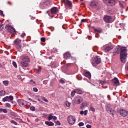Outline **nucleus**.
<instances>
[{"label": "nucleus", "instance_id": "53", "mask_svg": "<svg viewBox=\"0 0 128 128\" xmlns=\"http://www.w3.org/2000/svg\"><path fill=\"white\" fill-rule=\"evenodd\" d=\"M86 127L87 128H92L91 126L89 124L87 125Z\"/></svg>", "mask_w": 128, "mask_h": 128}, {"label": "nucleus", "instance_id": "56", "mask_svg": "<svg viewBox=\"0 0 128 128\" xmlns=\"http://www.w3.org/2000/svg\"><path fill=\"white\" fill-rule=\"evenodd\" d=\"M86 22V20L85 19H83L81 20V22Z\"/></svg>", "mask_w": 128, "mask_h": 128}, {"label": "nucleus", "instance_id": "8", "mask_svg": "<svg viewBox=\"0 0 128 128\" xmlns=\"http://www.w3.org/2000/svg\"><path fill=\"white\" fill-rule=\"evenodd\" d=\"M75 100L76 104H80L82 101V98L79 96H77L76 97Z\"/></svg>", "mask_w": 128, "mask_h": 128}, {"label": "nucleus", "instance_id": "10", "mask_svg": "<svg viewBox=\"0 0 128 128\" xmlns=\"http://www.w3.org/2000/svg\"><path fill=\"white\" fill-rule=\"evenodd\" d=\"M112 81L114 83L115 86H117L120 85L119 80L116 78H115L112 80Z\"/></svg>", "mask_w": 128, "mask_h": 128}, {"label": "nucleus", "instance_id": "35", "mask_svg": "<svg viewBox=\"0 0 128 128\" xmlns=\"http://www.w3.org/2000/svg\"><path fill=\"white\" fill-rule=\"evenodd\" d=\"M30 109L32 111H34L35 110V108L33 106L30 107Z\"/></svg>", "mask_w": 128, "mask_h": 128}, {"label": "nucleus", "instance_id": "21", "mask_svg": "<svg viewBox=\"0 0 128 128\" xmlns=\"http://www.w3.org/2000/svg\"><path fill=\"white\" fill-rule=\"evenodd\" d=\"M22 60L25 62H28L30 61V59L29 58L28 56H24L22 59Z\"/></svg>", "mask_w": 128, "mask_h": 128}, {"label": "nucleus", "instance_id": "32", "mask_svg": "<svg viewBox=\"0 0 128 128\" xmlns=\"http://www.w3.org/2000/svg\"><path fill=\"white\" fill-rule=\"evenodd\" d=\"M16 45V48L18 50H20L21 49L22 46L21 44Z\"/></svg>", "mask_w": 128, "mask_h": 128}, {"label": "nucleus", "instance_id": "25", "mask_svg": "<svg viewBox=\"0 0 128 128\" xmlns=\"http://www.w3.org/2000/svg\"><path fill=\"white\" fill-rule=\"evenodd\" d=\"M11 26H10V25L7 24L5 27V29L8 31L9 32V30L10 28V27H11Z\"/></svg>", "mask_w": 128, "mask_h": 128}, {"label": "nucleus", "instance_id": "20", "mask_svg": "<svg viewBox=\"0 0 128 128\" xmlns=\"http://www.w3.org/2000/svg\"><path fill=\"white\" fill-rule=\"evenodd\" d=\"M86 77H88L89 80H90L91 78V74L90 72H85L84 74Z\"/></svg>", "mask_w": 128, "mask_h": 128}, {"label": "nucleus", "instance_id": "4", "mask_svg": "<svg viewBox=\"0 0 128 128\" xmlns=\"http://www.w3.org/2000/svg\"><path fill=\"white\" fill-rule=\"evenodd\" d=\"M104 20L105 22L107 23H110L113 22L112 17L108 15L104 16Z\"/></svg>", "mask_w": 128, "mask_h": 128}, {"label": "nucleus", "instance_id": "61", "mask_svg": "<svg viewBox=\"0 0 128 128\" xmlns=\"http://www.w3.org/2000/svg\"><path fill=\"white\" fill-rule=\"evenodd\" d=\"M57 124H58L60 125L61 124L60 123L59 121H58L57 122Z\"/></svg>", "mask_w": 128, "mask_h": 128}, {"label": "nucleus", "instance_id": "6", "mask_svg": "<svg viewBox=\"0 0 128 128\" xmlns=\"http://www.w3.org/2000/svg\"><path fill=\"white\" fill-rule=\"evenodd\" d=\"M105 1V3L109 4V5L112 6H114L116 4V2L114 0H103Z\"/></svg>", "mask_w": 128, "mask_h": 128}, {"label": "nucleus", "instance_id": "46", "mask_svg": "<svg viewBox=\"0 0 128 128\" xmlns=\"http://www.w3.org/2000/svg\"><path fill=\"white\" fill-rule=\"evenodd\" d=\"M66 105L67 106L69 107L70 106V103L68 102H66Z\"/></svg>", "mask_w": 128, "mask_h": 128}, {"label": "nucleus", "instance_id": "23", "mask_svg": "<svg viewBox=\"0 0 128 128\" xmlns=\"http://www.w3.org/2000/svg\"><path fill=\"white\" fill-rule=\"evenodd\" d=\"M9 32L11 33L14 34L16 33V30L14 28L11 26V27H10V28Z\"/></svg>", "mask_w": 128, "mask_h": 128}, {"label": "nucleus", "instance_id": "30", "mask_svg": "<svg viewBox=\"0 0 128 128\" xmlns=\"http://www.w3.org/2000/svg\"><path fill=\"white\" fill-rule=\"evenodd\" d=\"M3 83L6 86H8L9 84V82L8 81H4L3 82Z\"/></svg>", "mask_w": 128, "mask_h": 128}, {"label": "nucleus", "instance_id": "29", "mask_svg": "<svg viewBox=\"0 0 128 128\" xmlns=\"http://www.w3.org/2000/svg\"><path fill=\"white\" fill-rule=\"evenodd\" d=\"M3 112L5 113H6L7 112V110L5 109H3L2 108L0 109V112Z\"/></svg>", "mask_w": 128, "mask_h": 128}, {"label": "nucleus", "instance_id": "60", "mask_svg": "<svg viewBox=\"0 0 128 128\" xmlns=\"http://www.w3.org/2000/svg\"><path fill=\"white\" fill-rule=\"evenodd\" d=\"M18 78L19 79H22L21 76L19 75H18L17 76Z\"/></svg>", "mask_w": 128, "mask_h": 128}, {"label": "nucleus", "instance_id": "3", "mask_svg": "<svg viewBox=\"0 0 128 128\" xmlns=\"http://www.w3.org/2000/svg\"><path fill=\"white\" fill-rule=\"evenodd\" d=\"M101 60L100 57L98 56H97L95 57L94 62H92V64L93 66H96L97 65L100 63Z\"/></svg>", "mask_w": 128, "mask_h": 128}, {"label": "nucleus", "instance_id": "51", "mask_svg": "<svg viewBox=\"0 0 128 128\" xmlns=\"http://www.w3.org/2000/svg\"><path fill=\"white\" fill-rule=\"evenodd\" d=\"M88 111L87 110H86L84 112V114L86 116V115L88 113Z\"/></svg>", "mask_w": 128, "mask_h": 128}, {"label": "nucleus", "instance_id": "26", "mask_svg": "<svg viewBox=\"0 0 128 128\" xmlns=\"http://www.w3.org/2000/svg\"><path fill=\"white\" fill-rule=\"evenodd\" d=\"M76 93L78 94H82V90L79 89H78L75 90Z\"/></svg>", "mask_w": 128, "mask_h": 128}, {"label": "nucleus", "instance_id": "47", "mask_svg": "<svg viewBox=\"0 0 128 128\" xmlns=\"http://www.w3.org/2000/svg\"><path fill=\"white\" fill-rule=\"evenodd\" d=\"M48 80H45L43 82V83L44 84H46L48 83Z\"/></svg>", "mask_w": 128, "mask_h": 128}, {"label": "nucleus", "instance_id": "45", "mask_svg": "<svg viewBox=\"0 0 128 128\" xmlns=\"http://www.w3.org/2000/svg\"><path fill=\"white\" fill-rule=\"evenodd\" d=\"M33 90L35 92H37L38 91V89L36 88H33Z\"/></svg>", "mask_w": 128, "mask_h": 128}, {"label": "nucleus", "instance_id": "52", "mask_svg": "<svg viewBox=\"0 0 128 128\" xmlns=\"http://www.w3.org/2000/svg\"><path fill=\"white\" fill-rule=\"evenodd\" d=\"M119 4L120 6V7L121 8H124V6H123V5L120 3H120Z\"/></svg>", "mask_w": 128, "mask_h": 128}, {"label": "nucleus", "instance_id": "13", "mask_svg": "<svg viewBox=\"0 0 128 128\" xmlns=\"http://www.w3.org/2000/svg\"><path fill=\"white\" fill-rule=\"evenodd\" d=\"M64 58L66 60L69 58H70L71 56L70 54L68 52L64 54Z\"/></svg>", "mask_w": 128, "mask_h": 128}, {"label": "nucleus", "instance_id": "28", "mask_svg": "<svg viewBox=\"0 0 128 128\" xmlns=\"http://www.w3.org/2000/svg\"><path fill=\"white\" fill-rule=\"evenodd\" d=\"M86 104V102H83L82 104V106H80V108H83L84 107H85Z\"/></svg>", "mask_w": 128, "mask_h": 128}, {"label": "nucleus", "instance_id": "34", "mask_svg": "<svg viewBox=\"0 0 128 128\" xmlns=\"http://www.w3.org/2000/svg\"><path fill=\"white\" fill-rule=\"evenodd\" d=\"M76 93V92L75 90L74 91L72 92L71 93V96L72 97H74V96Z\"/></svg>", "mask_w": 128, "mask_h": 128}, {"label": "nucleus", "instance_id": "63", "mask_svg": "<svg viewBox=\"0 0 128 128\" xmlns=\"http://www.w3.org/2000/svg\"><path fill=\"white\" fill-rule=\"evenodd\" d=\"M8 4H10V5H12V4L10 2H8Z\"/></svg>", "mask_w": 128, "mask_h": 128}, {"label": "nucleus", "instance_id": "14", "mask_svg": "<svg viewBox=\"0 0 128 128\" xmlns=\"http://www.w3.org/2000/svg\"><path fill=\"white\" fill-rule=\"evenodd\" d=\"M98 4V2L95 1H93L91 3L90 5L92 8H95Z\"/></svg>", "mask_w": 128, "mask_h": 128}, {"label": "nucleus", "instance_id": "64", "mask_svg": "<svg viewBox=\"0 0 128 128\" xmlns=\"http://www.w3.org/2000/svg\"><path fill=\"white\" fill-rule=\"evenodd\" d=\"M50 60H51L52 59V57L51 56H50L48 58Z\"/></svg>", "mask_w": 128, "mask_h": 128}, {"label": "nucleus", "instance_id": "16", "mask_svg": "<svg viewBox=\"0 0 128 128\" xmlns=\"http://www.w3.org/2000/svg\"><path fill=\"white\" fill-rule=\"evenodd\" d=\"M120 46L119 45L118 46V47H116L115 48L114 52L117 54H118L120 52Z\"/></svg>", "mask_w": 128, "mask_h": 128}, {"label": "nucleus", "instance_id": "62", "mask_svg": "<svg viewBox=\"0 0 128 128\" xmlns=\"http://www.w3.org/2000/svg\"><path fill=\"white\" fill-rule=\"evenodd\" d=\"M108 98L110 100V96L109 95H108Z\"/></svg>", "mask_w": 128, "mask_h": 128}, {"label": "nucleus", "instance_id": "48", "mask_svg": "<svg viewBox=\"0 0 128 128\" xmlns=\"http://www.w3.org/2000/svg\"><path fill=\"white\" fill-rule=\"evenodd\" d=\"M100 83L102 85H104L105 84V82H104L102 81L101 80H100Z\"/></svg>", "mask_w": 128, "mask_h": 128}, {"label": "nucleus", "instance_id": "19", "mask_svg": "<svg viewBox=\"0 0 128 128\" xmlns=\"http://www.w3.org/2000/svg\"><path fill=\"white\" fill-rule=\"evenodd\" d=\"M20 64L22 66L24 67H26L28 65V62H25L22 60V62H21Z\"/></svg>", "mask_w": 128, "mask_h": 128}, {"label": "nucleus", "instance_id": "12", "mask_svg": "<svg viewBox=\"0 0 128 128\" xmlns=\"http://www.w3.org/2000/svg\"><path fill=\"white\" fill-rule=\"evenodd\" d=\"M106 110L108 112L110 113V114H112L113 116H114V114L113 113V111L112 110L109 106H108L106 107Z\"/></svg>", "mask_w": 128, "mask_h": 128}, {"label": "nucleus", "instance_id": "44", "mask_svg": "<svg viewBox=\"0 0 128 128\" xmlns=\"http://www.w3.org/2000/svg\"><path fill=\"white\" fill-rule=\"evenodd\" d=\"M4 28V26L2 24H0V31H1Z\"/></svg>", "mask_w": 128, "mask_h": 128}, {"label": "nucleus", "instance_id": "54", "mask_svg": "<svg viewBox=\"0 0 128 128\" xmlns=\"http://www.w3.org/2000/svg\"><path fill=\"white\" fill-rule=\"evenodd\" d=\"M30 82L32 84H35V82H33V81L32 80H30Z\"/></svg>", "mask_w": 128, "mask_h": 128}, {"label": "nucleus", "instance_id": "22", "mask_svg": "<svg viewBox=\"0 0 128 128\" xmlns=\"http://www.w3.org/2000/svg\"><path fill=\"white\" fill-rule=\"evenodd\" d=\"M102 31V29H94V32L97 35L98 34V33H100Z\"/></svg>", "mask_w": 128, "mask_h": 128}, {"label": "nucleus", "instance_id": "57", "mask_svg": "<svg viewBox=\"0 0 128 128\" xmlns=\"http://www.w3.org/2000/svg\"><path fill=\"white\" fill-rule=\"evenodd\" d=\"M70 58L72 60H75V58H74L71 57V56H70Z\"/></svg>", "mask_w": 128, "mask_h": 128}, {"label": "nucleus", "instance_id": "36", "mask_svg": "<svg viewBox=\"0 0 128 128\" xmlns=\"http://www.w3.org/2000/svg\"><path fill=\"white\" fill-rule=\"evenodd\" d=\"M53 118V116L52 115H50L49 116L48 118V119L49 120H52Z\"/></svg>", "mask_w": 128, "mask_h": 128}, {"label": "nucleus", "instance_id": "2", "mask_svg": "<svg viewBox=\"0 0 128 128\" xmlns=\"http://www.w3.org/2000/svg\"><path fill=\"white\" fill-rule=\"evenodd\" d=\"M68 121L69 124L71 125L74 124L76 121L75 118L72 116H70L68 118Z\"/></svg>", "mask_w": 128, "mask_h": 128}, {"label": "nucleus", "instance_id": "37", "mask_svg": "<svg viewBox=\"0 0 128 128\" xmlns=\"http://www.w3.org/2000/svg\"><path fill=\"white\" fill-rule=\"evenodd\" d=\"M10 122L12 124H14L16 125H18V124L17 123L15 122L14 120H12L10 121Z\"/></svg>", "mask_w": 128, "mask_h": 128}, {"label": "nucleus", "instance_id": "38", "mask_svg": "<svg viewBox=\"0 0 128 128\" xmlns=\"http://www.w3.org/2000/svg\"><path fill=\"white\" fill-rule=\"evenodd\" d=\"M12 64L15 68H17V66L16 63L14 62H12Z\"/></svg>", "mask_w": 128, "mask_h": 128}, {"label": "nucleus", "instance_id": "58", "mask_svg": "<svg viewBox=\"0 0 128 128\" xmlns=\"http://www.w3.org/2000/svg\"><path fill=\"white\" fill-rule=\"evenodd\" d=\"M80 114L81 115L84 114V112L83 111H82L80 112Z\"/></svg>", "mask_w": 128, "mask_h": 128}, {"label": "nucleus", "instance_id": "59", "mask_svg": "<svg viewBox=\"0 0 128 128\" xmlns=\"http://www.w3.org/2000/svg\"><path fill=\"white\" fill-rule=\"evenodd\" d=\"M54 120H56L57 119V118L54 116H53V118H52Z\"/></svg>", "mask_w": 128, "mask_h": 128}, {"label": "nucleus", "instance_id": "31", "mask_svg": "<svg viewBox=\"0 0 128 128\" xmlns=\"http://www.w3.org/2000/svg\"><path fill=\"white\" fill-rule=\"evenodd\" d=\"M6 92L5 91L2 90L0 92V93L1 94L0 96H3L5 94Z\"/></svg>", "mask_w": 128, "mask_h": 128}, {"label": "nucleus", "instance_id": "18", "mask_svg": "<svg viewBox=\"0 0 128 128\" xmlns=\"http://www.w3.org/2000/svg\"><path fill=\"white\" fill-rule=\"evenodd\" d=\"M113 48V47L112 46H106L105 49V51L106 52H108L110 50Z\"/></svg>", "mask_w": 128, "mask_h": 128}, {"label": "nucleus", "instance_id": "43", "mask_svg": "<svg viewBox=\"0 0 128 128\" xmlns=\"http://www.w3.org/2000/svg\"><path fill=\"white\" fill-rule=\"evenodd\" d=\"M42 99L44 101H45L46 102H48V100H47L46 98L44 97H43L42 98Z\"/></svg>", "mask_w": 128, "mask_h": 128}, {"label": "nucleus", "instance_id": "5", "mask_svg": "<svg viewBox=\"0 0 128 128\" xmlns=\"http://www.w3.org/2000/svg\"><path fill=\"white\" fill-rule=\"evenodd\" d=\"M62 2L67 7H71L72 6L71 2L68 0H62Z\"/></svg>", "mask_w": 128, "mask_h": 128}, {"label": "nucleus", "instance_id": "15", "mask_svg": "<svg viewBox=\"0 0 128 128\" xmlns=\"http://www.w3.org/2000/svg\"><path fill=\"white\" fill-rule=\"evenodd\" d=\"M51 10L52 14H55L57 12V8L56 7H54L51 9Z\"/></svg>", "mask_w": 128, "mask_h": 128}, {"label": "nucleus", "instance_id": "27", "mask_svg": "<svg viewBox=\"0 0 128 128\" xmlns=\"http://www.w3.org/2000/svg\"><path fill=\"white\" fill-rule=\"evenodd\" d=\"M90 110L92 111L93 112H95V109L93 107L92 105H90Z\"/></svg>", "mask_w": 128, "mask_h": 128}, {"label": "nucleus", "instance_id": "42", "mask_svg": "<svg viewBox=\"0 0 128 128\" xmlns=\"http://www.w3.org/2000/svg\"><path fill=\"white\" fill-rule=\"evenodd\" d=\"M41 40L42 42H44L46 41V39L44 38H41Z\"/></svg>", "mask_w": 128, "mask_h": 128}, {"label": "nucleus", "instance_id": "11", "mask_svg": "<svg viewBox=\"0 0 128 128\" xmlns=\"http://www.w3.org/2000/svg\"><path fill=\"white\" fill-rule=\"evenodd\" d=\"M14 99V98L12 96H7L4 98L2 100L4 102H5L6 101H8L10 100H12Z\"/></svg>", "mask_w": 128, "mask_h": 128}, {"label": "nucleus", "instance_id": "1", "mask_svg": "<svg viewBox=\"0 0 128 128\" xmlns=\"http://www.w3.org/2000/svg\"><path fill=\"white\" fill-rule=\"evenodd\" d=\"M120 59L121 62L123 63H124L126 61V58L128 54L127 52V50L125 47H120Z\"/></svg>", "mask_w": 128, "mask_h": 128}, {"label": "nucleus", "instance_id": "41", "mask_svg": "<svg viewBox=\"0 0 128 128\" xmlns=\"http://www.w3.org/2000/svg\"><path fill=\"white\" fill-rule=\"evenodd\" d=\"M78 125L80 126H82L84 125V124L82 122H81L78 124Z\"/></svg>", "mask_w": 128, "mask_h": 128}, {"label": "nucleus", "instance_id": "9", "mask_svg": "<svg viewBox=\"0 0 128 128\" xmlns=\"http://www.w3.org/2000/svg\"><path fill=\"white\" fill-rule=\"evenodd\" d=\"M120 115L123 116L125 117L128 115L127 112L124 110H120Z\"/></svg>", "mask_w": 128, "mask_h": 128}, {"label": "nucleus", "instance_id": "55", "mask_svg": "<svg viewBox=\"0 0 128 128\" xmlns=\"http://www.w3.org/2000/svg\"><path fill=\"white\" fill-rule=\"evenodd\" d=\"M26 35V34L25 33H23L21 35V36L22 38H23L24 36Z\"/></svg>", "mask_w": 128, "mask_h": 128}, {"label": "nucleus", "instance_id": "39", "mask_svg": "<svg viewBox=\"0 0 128 128\" xmlns=\"http://www.w3.org/2000/svg\"><path fill=\"white\" fill-rule=\"evenodd\" d=\"M3 11L0 10V15L4 17L5 16L3 14Z\"/></svg>", "mask_w": 128, "mask_h": 128}, {"label": "nucleus", "instance_id": "50", "mask_svg": "<svg viewBox=\"0 0 128 128\" xmlns=\"http://www.w3.org/2000/svg\"><path fill=\"white\" fill-rule=\"evenodd\" d=\"M125 68L127 70H128V62L126 64Z\"/></svg>", "mask_w": 128, "mask_h": 128}, {"label": "nucleus", "instance_id": "24", "mask_svg": "<svg viewBox=\"0 0 128 128\" xmlns=\"http://www.w3.org/2000/svg\"><path fill=\"white\" fill-rule=\"evenodd\" d=\"M45 124L49 126H53L54 125V124L52 122H46Z\"/></svg>", "mask_w": 128, "mask_h": 128}, {"label": "nucleus", "instance_id": "7", "mask_svg": "<svg viewBox=\"0 0 128 128\" xmlns=\"http://www.w3.org/2000/svg\"><path fill=\"white\" fill-rule=\"evenodd\" d=\"M18 102L19 106H25L27 104V102L22 99L18 100Z\"/></svg>", "mask_w": 128, "mask_h": 128}, {"label": "nucleus", "instance_id": "49", "mask_svg": "<svg viewBox=\"0 0 128 128\" xmlns=\"http://www.w3.org/2000/svg\"><path fill=\"white\" fill-rule=\"evenodd\" d=\"M60 82L62 84H64L65 83V82L64 81V80L62 79H61L60 80Z\"/></svg>", "mask_w": 128, "mask_h": 128}, {"label": "nucleus", "instance_id": "33", "mask_svg": "<svg viewBox=\"0 0 128 128\" xmlns=\"http://www.w3.org/2000/svg\"><path fill=\"white\" fill-rule=\"evenodd\" d=\"M46 1H45L44 2V5L47 6L50 4V2L48 1V0H46Z\"/></svg>", "mask_w": 128, "mask_h": 128}, {"label": "nucleus", "instance_id": "17", "mask_svg": "<svg viewBox=\"0 0 128 128\" xmlns=\"http://www.w3.org/2000/svg\"><path fill=\"white\" fill-rule=\"evenodd\" d=\"M21 40L18 38L16 40L14 41V43L16 45H18L20 44Z\"/></svg>", "mask_w": 128, "mask_h": 128}, {"label": "nucleus", "instance_id": "40", "mask_svg": "<svg viewBox=\"0 0 128 128\" xmlns=\"http://www.w3.org/2000/svg\"><path fill=\"white\" fill-rule=\"evenodd\" d=\"M5 106L7 108H10L11 106V105L7 103L6 104Z\"/></svg>", "mask_w": 128, "mask_h": 128}]
</instances>
